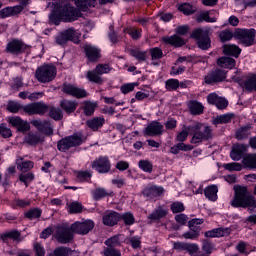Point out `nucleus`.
I'll return each instance as SVG.
<instances>
[{
	"instance_id": "1",
	"label": "nucleus",
	"mask_w": 256,
	"mask_h": 256,
	"mask_svg": "<svg viewBox=\"0 0 256 256\" xmlns=\"http://www.w3.org/2000/svg\"><path fill=\"white\" fill-rule=\"evenodd\" d=\"M54 9L49 17L51 23H54V25H59L61 21L64 23H73V21H77L78 17H81V11H83L73 7L71 4H58Z\"/></svg>"
},
{
	"instance_id": "2",
	"label": "nucleus",
	"mask_w": 256,
	"mask_h": 256,
	"mask_svg": "<svg viewBox=\"0 0 256 256\" xmlns=\"http://www.w3.org/2000/svg\"><path fill=\"white\" fill-rule=\"evenodd\" d=\"M230 205L235 208L241 207L242 209H248L249 211H256V199L255 196L249 192L246 186H234V197L230 202Z\"/></svg>"
},
{
	"instance_id": "3",
	"label": "nucleus",
	"mask_w": 256,
	"mask_h": 256,
	"mask_svg": "<svg viewBox=\"0 0 256 256\" xmlns=\"http://www.w3.org/2000/svg\"><path fill=\"white\" fill-rule=\"evenodd\" d=\"M188 131L190 135H192L191 143L193 145H197V143H203V141H209V139H213V130H211V127L204 126L200 123L188 126Z\"/></svg>"
},
{
	"instance_id": "4",
	"label": "nucleus",
	"mask_w": 256,
	"mask_h": 256,
	"mask_svg": "<svg viewBox=\"0 0 256 256\" xmlns=\"http://www.w3.org/2000/svg\"><path fill=\"white\" fill-rule=\"evenodd\" d=\"M210 33L211 30L209 28H197L192 32L191 37L196 39L199 49L207 51V49L211 48Z\"/></svg>"
},
{
	"instance_id": "5",
	"label": "nucleus",
	"mask_w": 256,
	"mask_h": 256,
	"mask_svg": "<svg viewBox=\"0 0 256 256\" xmlns=\"http://www.w3.org/2000/svg\"><path fill=\"white\" fill-rule=\"evenodd\" d=\"M57 76V68L53 65H42L37 68L35 77L39 83H51Z\"/></svg>"
},
{
	"instance_id": "6",
	"label": "nucleus",
	"mask_w": 256,
	"mask_h": 256,
	"mask_svg": "<svg viewBox=\"0 0 256 256\" xmlns=\"http://www.w3.org/2000/svg\"><path fill=\"white\" fill-rule=\"evenodd\" d=\"M79 145H83V136L81 134H73L71 136H67L62 138L58 144V151H62L65 153L69 151L72 147H79Z\"/></svg>"
},
{
	"instance_id": "7",
	"label": "nucleus",
	"mask_w": 256,
	"mask_h": 256,
	"mask_svg": "<svg viewBox=\"0 0 256 256\" xmlns=\"http://www.w3.org/2000/svg\"><path fill=\"white\" fill-rule=\"evenodd\" d=\"M95 222L93 220L77 221L71 225V232L78 235H87L90 231H93Z\"/></svg>"
},
{
	"instance_id": "8",
	"label": "nucleus",
	"mask_w": 256,
	"mask_h": 256,
	"mask_svg": "<svg viewBox=\"0 0 256 256\" xmlns=\"http://www.w3.org/2000/svg\"><path fill=\"white\" fill-rule=\"evenodd\" d=\"M255 33V29H237L234 33V37L239 39L240 43L246 47H250V45H253Z\"/></svg>"
},
{
	"instance_id": "9",
	"label": "nucleus",
	"mask_w": 256,
	"mask_h": 256,
	"mask_svg": "<svg viewBox=\"0 0 256 256\" xmlns=\"http://www.w3.org/2000/svg\"><path fill=\"white\" fill-rule=\"evenodd\" d=\"M92 169L97 173L105 174L111 171V161L107 156H100L92 162Z\"/></svg>"
},
{
	"instance_id": "10",
	"label": "nucleus",
	"mask_w": 256,
	"mask_h": 256,
	"mask_svg": "<svg viewBox=\"0 0 256 256\" xmlns=\"http://www.w3.org/2000/svg\"><path fill=\"white\" fill-rule=\"evenodd\" d=\"M29 49V46L19 39H13L6 45V52L11 55H22Z\"/></svg>"
},
{
	"instance_id": "11",
	"label": "nucleus",
	"mask_w": 256,
	"mask_h": 256,
	"mask_svg": "<svg viewBox=\"0 0 256 256\" xmlns=\"http://www.w3.org/2000/svg\"><path fill=\"white\" fill-rule=\"evenodd\" d=\"M77 37H79V33H77V31H75L74 28H69L66 29L62 32H60L56 38H55V43L57 45H65L68 41H73V39H77Z\"/></svg>"
},
{
	"instance_id": "12",
	"label": "nucleus",
	"mask_w": 256,
	"mask_h": 256,
	"mask_svg": "<svg viewBox=\"0 0 256 256\" xmlns=\"http://www.w3.org/2000/svg\"><path fill=\"white\" fill-rule=\"evenodd\" d=\"M84 53L90 63H97L101 59V50L94 45L84 44Z\"/></svg>"
},
{
	"instance_id": "13",
	"label": "nucleus",
	"mask_w": 256,
	"mask_h": 256,
	"mask_svg": "<svg viewBox=\"0 0 256 256\" xmlns=\"http://www.w3.org/2000/svg\"><path fill=\"white\" fill-rule=\"evenodd\" d=\"M31 125L41 131L44 135H53V125L47 120H32Z\"/></svg>"
},
{
	"instance_id": "14",
	"label": "nucleus",
	"mask_w": 256,
	"mask_h": 256,
	"mask_svg": "<svg viewBox=\"0 0 256 256\" xmlns=\"http://www.w3.org/2000/svg\"><path fill=\"white\" fill-rule=\"evenodd\" d=\"M8 123L12 125V127H15L17 131H20L21 133H25V131H29L31 129V126L27 121H24L19 116H12L8 118Z\"/></svg>"
},
{
	"instance_id": "15",
	"label": "nucleus",
	"mask_w": 256,
	"mask_h": 256,
	"mask_svg": "<svg viewBox=\"0 0 256 256\" xmlns=\"http://www.w3.org/2000/svg\"><path fill=\"white\" fill-rule=\"evenodd\" d=\"M63 92L67 95H72V97H77V99H82L83 97H87V91L85 89H81L75 85L64 84Z\"/></svg>"
},
{
	"instance_id": "16",
	"label": "nucleus",
	"mask_w": 256,
	"mask_h": 256,
	"mask_svg": "<svg viewBox=\"0 0 256 256\" xmlns=\"http://www.w3.org/2000/svg\"><path fill=\"white\" fill-rule=\"evenodd\" d=\"M56 239L62 245L70 243L73 240V233H71L69 228L59 227L56 232Z\"/></svg>"
},
{
	"instance_id": "17",
	"label": "nucleus",
	"mask_w": 256,
	"mask_h": 256,
	"mask_svg": "<svg viewBox=\"0 0 256 256\" xmlns=\"http://www.w3.org/2000/svg\"><path fill=\"white\" fill-rule=\"evenodd\" d=\"M144 135L148 137H157L163 135V126L161 123L154 121L150 123L144 130Z\"/></svg>"
},
{
	"instance_id": "18",
	"label": "nucleus",
	"mask_w": 256,
	"mask_h": 256,
	"mask_svg": "<svg viewBox=\"0 0 256 256\" xmlns=\"http://www.w3.org/2000/svg\"><path fill=\"white\" fill-rule=\"evenodd\" d=\"M164 191L163 187L150 186L142 191V195H144L148 201H151L157 199V197H161V194L164 193Z\"/></svg>"
},
{
	"instance_id": "19",
	"label": "nucleus",
	"mask_w": 256,
	"mask_h": 256,
	"mask_svg": "<svg viewBox=\"0 0 256 256\" xmlns=\"http://www.w3.org/2000/svg\"><path fill=\"white\" fill-rule=\"evenodd\" d=\"M225 77V71L217 69L210 72L205 77V83L208 85H212V83H220L221 81H225Z\"/></svg>"
},
{
	"instance_id": "20",
	"label": "nucleus",
	"mask_w": 256,
	"mask_h": 256,
	"mask_svg": "<svg viewBox=\"0 0 256 256\" xmlns=\"http://www.w3.org/2000/svg\"><path fill=\"white\" fill-rule=\"evenodd\" d=\"M120 220H121V215H119V213L114 211L106 212L103 215V223L108 227H113V225H117V223H119Z\"/></svg>"
},
{
	"instance_id": "21",
	"label": "nucleus",
	"mask_w": 256,
	"mask_h": 256,
	"mask_svg": "<svg viewBox=\"0 0 256 256\" xmlns=\"http://www.w3.org/2000/svg\"><path fill=\"white\" fill-rule=\"evenodd\" d=\"M23 11V7L21 6H8L6 8H3L0 11V17L1 19H5L7 17H13L15 15H19Z\"/></svg>"
},
{
	"instance_id": "22",
	"label": "nucleus",
	"mask_w": 256,
	"mask_h": 256,
	"mask_svg": "<svg viewBox=\"0 0 256 256\" xmlns=\"http://www.w3.org/2000/svg\"><path fill=\"white\" fill-rule=\"evenodd\" d=\"M247 151V146L245 144H239L232 148L230 152V157L233 161H241L243 159V153Z\"/></svg>"
},
{
	"instance_id": "23",
	"label": "nucleus",
	"mask_w": 256,
	"mask_h": 256,
	"mask_svg": "<svg viewBox=\"0 0 256 256\" xmlns=\"http://www.w3.org/2000/svg\"><path fill=\"white\" fill-rule=\"evenodd\" d=\"M162 41L167 45H172L173 47H183V45H185V40L177 34L165 36L162 38Z\"/></svg>"
},
{
	"instance_id": "24",
	"label": "nucleus",
	"mask_w": 256,
	"mask_h": 256,
	"mask_svg": "<svg viewBox=\"0 0 256 256\" xmlns=\"http://www.w3.org/2000/svg\"><path fill=\"white\" fill-rule=\"evenodd\" d=\"M230 233H231V229L229 228H216V229L205 232V237H209V238L225 237Z\"/></svg>"
},
{
	"instance_id": "25",
	"label": "nucleus",
	"mask_w": 256,
	"mask_h": 256,
	"mask_svg": "<svg viewBox=\"0 0 256 256\" xmlns=\"http://www.w3.org/2000/svg\"><path fill=\"white\" fill-rule=\"evenodd\" d=\"M217 65L222 69H233L236 65V62H235V59L224 56V57L218 58Z\"/></svg>"
},
{
	"instance_id": "26",
	"label": "nucleus",
	"mask_w": 256,
	"mask_h": 256,
	"mask_svg": "<svg viewBox=\"0 0 256 256\" xmlns=\"http://www.w3.org/2000/svg\"><path fill=\"white\" fill-rule=\"evenodd\" d=\"M86 125L89 127V129H92V131H98L105 125V118L103 117H95L86 122Z\"/></svg>"
},
{
	"instance_id": "27",
	"label": "nucleus",
	"mask_w": 256,
	"mask_h": 256,
	"mask_svg": "<svg viewBox=\"0 0 256 256\" xmlns=\"http://www.w3.org/2000/svg\"><path fill=\"white\" fill-rule=\"evenodd\" d=\"M188 109L191 115H203V104L197 100H192L188 102Z\"/></svg>"
},
{
	"instance_id": "28",
	"label": "nucleus",
	"mask_w": 256,
	"mask_h": 256,
	"mask_svg": "<svg viewBox=\"0 0 256 256\" xmlns=\"http://www.w3.org/2000/svg\"><path fill=\"white\" fill-rule=\"evenodd\" d=\"M17 169L22 171V173H27V171H31L34 167L33 161H23V157H18L16 159Z\"/></svg>"
},
{
	"instance_id": "29",
	"label": "nucleus",
	"mask_w": 256,
	"mask_h": 256,
	"mask_svg": "<svg viewBox=\"0 0 256 256\" xmlns=\"http://www.w3.org/2000/svg\"><path fill=\"white\" fill-rule=\"evenodd\" d=\"M113 195V191H108L105 188H96L92 190V197L94 201H99L105 197H111Z\"/></svg>"
},
{
	"instance_id": "30",
	"label": "nucleus",
	"mask_w": 256,
	"mask_h": 256,
	"mask_svg": "<svg viewBox=\"0 0 256 256\" xmlns=\"http://www.w3.org/2000/svg\"><path fill=\"white\" fill-rule=\"evenodd\" d=\"M80 11H87L90 7L97 5V0H72Z\"/></svg>"
},
{
	"instance_id": "31",
	"label": "nucleus",
	"mask_w": 256,
	"mask_h": 256,
	"mask_svg": "<svg viewBox=\"0 0 256 256\" xmlns=\"http://www.w3.org/2000/svg\"><path fill=\"white\" fill-rule=\"evenodd\" d=\"M223 53L224 55H232V57H239L241 55V48L237 45L233 44H226L223 46Z\"/></svg>"
},
{
	"instance_id": "32",
	"label": "nucleus",
	"mask_w": 256,
	"mask_h": 256,
	"mask_svg": "<svg viewBox=\"0 0 256 256\" xmlns=\"http://www.w3.org/2000/svg\"><path fill=\"white\" fill-rule=\"evenodd\" d=\"M86 78L90 83H96L97 85H102L103 77L100 76L99 72L94 68L86 73Z\"/></svg>"
},
{
	"instance_id": "33",
	"label": "nucleus",
	"mask_w": 256,
	"mask_h": 256,
	"mask_svg": "<svg viewBox=\"0 0 256 256\" xmlns=\"http://www.w3.org/2000/svg\"><path fill=\"white\" fill-rule=\"evenodd\" d=\"M167 216V211L165 208L158 206L151 214H149L148 219L150 221H159V219H163V217Z\"/></svg>"
},
{
	"instance_id": "34",
	"label": "nucleus",
	"mask_w": 256,
	"mask_h": 256,
	"mask_svg": "<svg viewBox=\"0 0 256 256\" xmlns=\"http://www.w3.org/2000/svg\"><path fill=\"white\" fill-rule=\"evenodd\" d=\"M219 189L215 185H210L204 189V195L209 201H217V193Z\"/></svg>"
},
{
	"instance_id": "35",
	"label": "nucleus",
	"mask_w": 256,
	"mask_h": 256,
	"mask_svg": "<svg viewBox=\"0 0 256 256\" xmlns=\"http://www.w3.org/2000/svg\"><path fill=\"white\" fill-rule=\"evenodd\" d=\"M75 251L67 247H58L49 256H73Z\"/></svg>"
},
{
	"instance_id": "36",
	"label": "nucleus",
	"mask_w": 256,
	"mask_h": 256,
	"mask_svg": "<svg viewBox=\"0 0 256 256\" xmlns=\"http://www.w3.org/2000/svg\"><path fill=\"white\" fill-rule=\"evenodd\" d=\"M44 139L39 134L28 133L25 137V142L29 145H37V143H43Z\"/></svg>"
},
{
	"instance_id": "37",
	"label": "nucleus",
	"mask_w": 256,
	"mask_h": 256,
	"mask_svg": "<svg viewBox=\"0 0 256 256\" xmlns=\"http://www.w3.org/2000/svg\"><path fill=\"white\" fill-rule=\"evenodd\" d=\"M60 107L66 112V113H73L75 109H77V103L69 100H63L60 102Z\"/></svg>"
},
{
	"instance_id": "38",
	"label": "nucleus",
	"mask_w": 256,
	"mask_h": 256,
	"mask_svg": "<svg viewBox=\"0 0 256 256\" xmlns=\"http://www.w3.org/2000/svg\"><path fill=\"white\" fill-rule=\"evenodd\" d=\"M250 131H251V125H249V124L245 125L237 130L236 138L237 139H247V137L249 135H251Z\"/></svg>"
},
{
	"instance_id": "39",
	"label": "nucleus",
	"mask_w": 256,
	"mask_h": 256,
	"mask_svg": "<svg viewBox=\"0 0 256 256\" xmlns=\"http://www.w3.org/2000/svg\"><path fill=\"white\" fill-rule=\"evenodd\" d=\"M197 23H203V21H206V23H216L217 18L213 17L211 18L209 16V11H205L200 13L196 18Z\"/></svg>"
},
{
	"instance_id": "40",
	"label": "nucleus",
	"mask_w": 256,
	"mask_h": 256,
	"mask_svg": "<svg viewBox=\"0 0 256 256\" xmlns=\"http://www.w3.org/2000/svg\"><path fill=\"white\" fill-rule=\"evenodd\" d=\"M233 114H224L216 117L213 120L214 125H223L225 123H231V119H233Z\"/></svg>"
},
{
	"instance_id": "41",
	"label": "nucleus",
	"mask_w": 256,
	"mask_h": 256,
	"mask_svg": "<svg viewBox=\"0 0 256 256\" xmlns=\"http://www.w3.org/2000/svg\"><path fill=\"white\" fill-rule=\"evenodd\" d=\"M130 55L132 57H134V59H137V61H139V63H143V62L147 61V52L132 49V50H130Z\"/></svg>"
},
{
	"instance_id": "42",
	"label": "nucleus",
	"mask_w": 256,
	"mask_h": 256,
	"mask_svg": "<svg viewBox=\"0 0 256 256\" xmlns=\"http://www.w3.org/2000/svg\"><path fill=\"white\" fill-rule=\"evenodd\" d=\"M244 88L249 92L256 91V75H253L245 80Z\"/></svg>"
},
{
	"instance_id": "43",
	"label": "nucleus",
	"mask_w": 256,
	"mask_h": 256,
	"mask_svg": "<svg viewBox=\"0 0 256 256\" xmlns=\"http://www.w3.org/2000/svg\"><path fill=\"white\" fill-rule=\"evenodd\" d=\"M139 169L144 171V173H152L153 172V163L149 160H140L138 162Z\"/></svg>"
},
{
	"instance_id": "44",
	"label": "nucleus",
	"mask_w": 256,
	"mask_h": 256,
	"mask_svg": "<svg viewBox=\"0 0 256 256\" xmlns=\"http://www.w3.org/2000/svg\"><path fill=\"white\" fill-rule=\"evenodd\" d=\"M34 109L36 115H45L49 111V106L43 102H36L34 103Z\"/></svg>"
},
{
	"instance_id": "45",
	"label": "nucleus",
	"mask_w": 256,
	"mask_h": 256,
	"mask_svg": "<svg viewBox=\"0 0 256 256\" xmlns=\"http://www.w3.org/2000/svg\"><path fill=\"white\" fill-rule=\"evenodd\" d=\"M178 9L179 11L184 13V15H193V13L197 11V9L193 7V5L188 3L181 4Z\"/></svg>"
},
{
	"instance_id": "46",
	"label": "nucleus",
	"mask_w": 256,
	"mask_h": 256,
	"mask_svg": "<svg viewBox=\"0 0 256 256\" xmlns=\"http://www.w3.org/2000/svg\"><path fill=\"white\" fill-rule=\"evenodd\" d=\"M190 231L185 232L182 237H184V239H197V237H199V233H201V228H192L189 227Z\"/></svg>"
},
{
	"instance_id": "47",
	"label": "nucleus",
	"mask_w": 256,
	"mask_h": 256,
	"mask_svg": "<svg viewBox=\"0 0 256 256\" xmlns=\"http://www.w3.org/2000/svg\"><path fill=\"white\" fill-rule=\"evenodd\" d=\"M35 179V174L28 172L26 174H20L19 175V181L21 183H24L25 187H29V183Z\"/></svg>"
},
{
	"instance_id": "48",
	"label": "nucleus",
	"mask_w": 256,
	"mask_h": 256,
	"mask_svg": "<svg viewBox=\"0 0 256 256\" xmlns=\"http://www.w3.org/2000/svg\"><path fill=\"white\" fill-rule=\"evenodd\" d=\"M243 163L246 167L256 169V154H250L246 156L243 160Z\"/></svg>"
},
{
	"instance_id": "49",
	"label": "nucleus",
	"mask_w": 256,
	"mask_h": 256,
	"mask_svg": "<svg viewBox=\"0 0 256 256\" xmlns=\"http://www.w3.org/2000/svg\"><path fill=\"white\" fill-rule=\"evenodd\" d=\"M49 116L51 119H54V121H61V119H63V112L59 108L52 107L50 108Z\"/></svg>"
},
{
	"instance_id": "50",
	"label": "nucleus",
	"mask_w": 256,
	"mask_h": 256,
	"mask_svg": "<svg viewBox=\"0 0 256 256\" xmlns=\"http://www.w3.org/2000/svg\"><path fill=\"white\" fill-rule=\"evenodd\" d=\"M41 209L39 208H34V209H30L25 213V217H27V219H30L31 221L33 219H39V217H41Z\"/></svg>"
},
{
	"instance_id": "51",
	"label": "nucleus",
	"mask_w": 256,
	"mask_h": 256,
	"mask_svg": "<svg viewBox=\"0 0 256 256\" xmlns=\"http://www.w3.org/2000/svg\"><path fill=\"white\" fill-rule=\"evenodd\" d=\"M97 108V104L93 102H85L84 103V114L87 116L93 115L95 113V109Z\"/></svg>"
},
{
	"instance_id": "52",
	"label": "nucleus",
	"mask_w": 256,
	"mask_h": 256,
	"mask_svg": "<svg viewBox=\"0 0 256 256\" xmlns=\"http://www.w3.org/2000/svg\"><path fill=\"white\" fill-rule=\"evenodd\" d=\"M19 237H21V234L17 230H12L2 235V239L4 241H7V239H13L14 241H18Z\"/></svg>"
},
{
	"instance_id": "53",
	"label": "nucleus",
	"mask_w": 256,
	"mask_h": 256,
	"mask_svg": "<svg viewBox=\"0 0 256 256\" xmlns=\"http://www.w3.org/2000/svg\"><path fill=\"white\" fill-rule=\"evenodd\" d=\"M105 245H107L108 248L119 247L121 245V241H119V236L115 235L105 241Z\"/></svg>"
},
{
	"instance_id": "54",
	"label": "nucleus",
	"mask_w": 256,
	"mask_h": 256,
	"mask_svg": "<svg viewBox=\"0 0 256 256\" xmlns=\"http://www.w3.org/2000/svg\"><path fill=\"white\" fill-rule=\"evenodd\" d=\"M202 251H204L206 255H211V253L215 251V245H213V243L209 242L208 240H203Z\"/></svg>"
},
{
	"instance_id": "55",
	"label": "nucleus",
	"mask_w": 256,
	"mask_h": 256,
	"mask_svg": "<svg viewBox=\"0 0 256 256\" xmlns=\"http://www.w3.org/2000/svg\"><path fill=\"white\" fill-rule=\"evenodd\" d=\"M166 89L168 91H176V89H179V80L177 79H169L165 83Z\"/></svg>"
},
{
	"instance_id": "56",
	"label": "nucleus",
	"mask_w": 256,
	"mask_h": 256,
	"mask_svg": "<svg viewBox=\"0 0 256 256\" xmlns=\"http://www.w3.org/2000/svg\"><path fill=\"white\" fill-rule=\"evenodd\" d=\"M69 213H81L83 211V205L79 202H72L68 206Z\"/></svg>"
},
{
	"instance_id": "57",
	"label": "nucleus",
	"mask_w": 256,
	"mask_h": 256,
	"mask_svg": "<svg viewBox=\"0 0 256 256\" xmlns=\"http://www.w3.org/2000/svg\"><path fill=\"white\" fill-rule=\"evenodd\" d=\"M150 54L153 61L163 58V50H161V48L158 47L150 49Z\"/></svg>"
},
{
	"instance_id": "58",
	"label": "nucleus",
	"mask_w": 256,
	"mask_h": 256,
	"mask_svg": "<svg viewBox=\"0 0 256 256\" xmlns=\"http://www.w3.org/2000/svg\"><path fill=\"white\" fill-rule=\"evenodd\" d=\"M224 169H226V171H241L243 166L240 163L232 162L224 164Z\"/></svg>"
},
{
	"instance_id": "59",
	"label": "nucleus",
	"mask_w": 256,
	"mask_h": 256,
	"mask_svg": "<svg viewBox=\"0 0 256 256\" xmlns=\"http://www.w3.org/2000/svg\"><path fill=\"white\" fill-rule=\"evenodd\" d=\"M219 37L222 43H225V41H231L233 39V32H231V30H223L220 32Z\"/></svg>"
},
{
	"instance_id": "60",
	"label": "nucleus",
	"mask_w": 256,
	"mask_h": 256,
	"mask_svg": "<svg viewBox=\"0 0 256 256\" xmlns=\"http://www.w3.org/2000/svg\"><path fill=\"white\" fill-rule=\"evenodd\" d=\"M21 108H22L21 104L15 101H11L7 105V109L8 111H10V113H19V110Z\"/></svg>"
},
{
	"instance_id": "61",
	"label": "nucleus",
	"mask_w": 256,
	"mask_h": 256,
	"mask_svg": "<svg viewBox=\"0 0 256 256\" xmlns=\"http://www.w3.org/2000/svg\"><path fill=\"white\" fill-rule=\"evenodd\" d=\"M128 243L133 249H139L141 247V238L139 236L131 237L128 239Z\"/></svg>"
},
{
	"instance_id": "62",
	"label": "nucleus",
	"mask_w": 256,
	"mask_h": 256,
	"mask_svg": "<svg viewBox=\"0 0 256 256\" xmlns=\"http://www.w3.org/2000/svg\"><path fill=\"white\" fill-rule=\"evenodd\" d=\"M185 251H187V253H189V255L193 256V255H195L196 253H198V251H199V245L186 243Z\"/></svg>"
},
{
	"instance_id": "63",
	"label": "nucleus",
	"mask_w": 256,
	"mask_h": 256,
	"mask_svg": "<svg viewBox=\"0 0 256 256\" xmlns=\"http://www.w3.org/2000/svg\"><path fill=\"white\" fill-rule=\"evenodd\" d=\"M95 70L99 73V75H105L111 71V68L107 64H98L95 67Z\"/></svg>"
},
{
	"instance_id": "64",
	"label": "nucleus",
	"mask_w": 256,
	"mask_h": 256,
	"mask_svg": "<svg viewBox=\"0 0 256 256\" xmlns=\"http://www.w3.org/2000/svg\"><path fill=\"white\" fill-rule=\"evenodd\" d=\"M104 256H121V251L107 247L104 249Z\"/></svg>"
}]
</instances>
